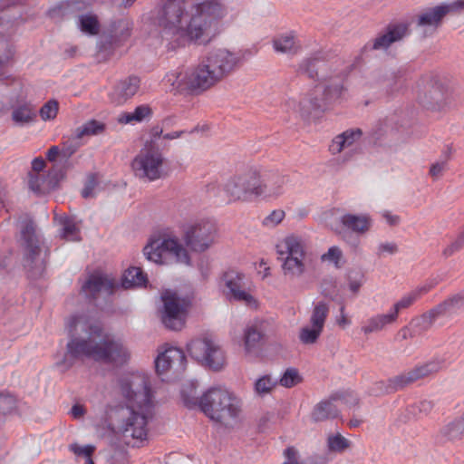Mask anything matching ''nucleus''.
Instances as JSON below:
<instances>
[{
  "instance_id": "58836bf2",
  "label": "nucleus",
  "mask_w": 464,
  "mask_h": 464,
  "mask_svg": "<svg viewBox=\"0 0 464 464\" xmlns=\"http://www.w3.org/2000/svg\"><path fill=\"white\" fill-rule=\"evenodd\" d=\"M109 32L114 41H124L130 35L129 23L123 19L111 22Z\"/></svg>"
},
{
  "instance_id": "864d4df0",
  "label": "nucleus",
  "mask_w": 464,
  "mask_h": 464,
  "mask_svg": "<svg viewBox=\"0 0 464 464\" xmlns=\"http://www.w3.org/2000/svg\"><path fill=\"white\" fill-rule=\"evenodd\" d=\"M285 217V212L283 209H275L263 219L262 224L266 227H276Z\"/></svg>"
},
{
  "instance_id": "423d86ee",
  "label": "nucleus",
  "mask_w": 464,
  "mask_h": 464,
  "mask_svg": "<svg viewBox=\"0 0 464 464\" xmlns=\"http://www.w3.org/2000/svg\"><path fill=\"white\" fill-rule=\"evenodd\" d=\"M200 410L211 420L225 422L238 417L240 400L232 392L219 387L208 389L198 401Z\"/></svg>"
},
{
  "instance_id": "4be33fe9",
  "label": "nucleus",
  "mask_w": 464,
  "mask_h": 464,
  "mask_svg": "<svg viewBox=\"0 0 464 464\" xmlns=\"http://www.w3.org/2000/svg\"><path fill=\"white\" fill-rule=\"evenodd\" d=\"M185 362L186 356L181 349L168 347L156 358L155 368L159 374H162L174 366L184 369Z\"/></svg>"
},
{
  "instance_id": "6ab92c4d",
  "label": "nucleus",
  "mask_w": 464,
  "mask_h": 464,
  "mask_svg": "<svg viewBox=\"0 0 464 464\" xmlns=\"http://www.w3.org/2000/svg\"><path fill=\"white\" fill-rule=\"evenodd\" d=\"M326 66L327 64L324 53L317 52L313 53L311 56L304 58L299 63L297 72L319 82H327L336 79V69L331 72H324V67Z\"/></svg>"
},
{
  "instance_id": "1a4fd4ad",
  "label": "nucleus",
  "mask_w": 464,
  "mask_h": 464,
  "mask_svg": "<svg viewBox=\"0 0 464 464\" xmlns=\"http://www.w3.org/2000/svg\"><path fill=\"white\" fill-rule=\"evenodd\" d=\"M146 258L155 264L168 265L172 261L188 264L187 249L177 237L150 240L143 248Z\"/></svg>"
},
{
  "instance_id": "e2e57ef3",
  "label": "nucleus",
  "mask_w": 464,
  "mask_h": 464,
  "mask_svg": "<svg viewBox=\"0 0 464 464\" xmlns=\"http://www.w3.org/2000/svg\"><path fill=\"white\" fill-rule=\"evenodd\" d=\"M97 185L96 179L94 175H92L88 178V180L82 191V196L84 198H91L93 196V190Z\"/></svg>"
},
{
  "instance_id": "a211bd4d",
  "label": "nucleus",
  "mask_w": 464,
  "mask_h": 464,
  "mask_svg": "<svg viewBox=\"0 0 464 464\" xmlns=\"http://www.w3.org/2000/svg\"><path fill=\"white\" fill-rule=\"evenodd\" d=\"M443 367L444 362L442 361L431 360L423 364L416 365L414 368L395 376L390 380V382L394 390H399L420 379L439 372Z\"/></svg>"
},
{
  "instance_id": "5fc2aeb1",
  "label": "nucleus",
  "mask_w": 464,
  "mask_h": 464,
  "mask_svg": "<svg viewBox=\"0 0 464 464\" xmlns=\"http://www.w3.org/2000/svg\"><path fill=\"white\" fill-rule=\"evenodd\" d=\"M16 407L15 398L9 393H0V413L6 414L12 412Z\"/></svg>"
},
{
  "instance_id": "2eb2a0df",
  "label": "nucleus",
  "mask_w": 464,
  "mask_h": 464,
  "mask_svg": "<svg viewBox=\"0 0 464 464\" xmlns=\"http://www.w3.org/2000/svg\"><path fill=\"white\" fill-rule=\"evenodd\" d=\"M464 11V0H455L450 3H441L432 7L423 9L416 16V25L436 32L449 14H457Z\"/></svg>"
},
{
  "instance_id": "4468645a",
  "label": "nucleus",
  "mask_w": 464,
  "mask_h": 464,
  "mask_svg": "<svg viewBox=\"0 0 464 464\" xmlns=\"http://www.w3.org/2000/svg\"><path fill=\"white\" fill-rule=\"evenodd\" d=\"M187 348L191 357L214 371L221 370L226 364L224 351L211 339L192 340Z\"/></svg>"
},
{
  "instance_id": "c756f323",
  "label": "nucleus",
  "mask_w": 464,
  "mask_h": 464,
  "mask_svg": "<svg viewBox=\"0 0 464 464\" xmlns=\"http://www.w3.org/2000/svg\"><path fill=\"white\" fill-rule=\"evenodd\" d=\"M396 321L394 315L391 313L388 314H377L369 317L362 325L361 331L365 334H371L378 333L385 329L389 324H392Z\"/></svg>"
},
{
  "instance_id": "393cba45",
  "label": "nucleus",
  "mask_w": 464,
  "mask_h": 464,
  "mask_svg": "<svg viewBox=\"0 0 464 464\" xmlns=\"http://www.w3.org/2000/svg\"><path fill=\"white\" fill-rule=\"evenodd\" d=\"M362 136L359 128L349 129L336 135L329 145V151L332 155H337L345 150H353L357 147Z\"/></svg>"
},
{
  "instance_id": "cd10ccee",
  "label": "nucleus",
  "mask_w": 464,
  "mask_h": 464,
  "mask_svg": "<svg viewBox=\"0 0 464 464\" xmlns=\"http://www.w3.org/2000/svg\"><path fill=\"white\" fill-rule=\"evenodd\" d=\"M435 285L436 283L429 282L404 295L398 302L393 304L392 310L390 311L391 314L394 315V320L397 321L399 313L401 310L411 306L422 295L429 293L435 286Z\"/></svg>"
},
{
  "instance_id": "09e8293b",
  "label": "nucleus",
  "mask_w": 464,
  "mask_h": 464,
  "mask_svg": "<svg viewBox=\"0 0 464 464\" xmlns=\"http://www.w3.org/2000/svg\"><path fill=\"white\" fill-rule=\"evenodd\" d=\"M58 111V102L55 100H50L41 107L39 114L43 121H52L56 118Z\"/></svg>"
},
{
  "instance_id": "473e14b6",
  "label": "nucleus",
  "mask_w": 464,
  "mask_h": 464,
  "mask_svg": "<svg viewBox=\"0 0 464 464\" xmlns=\"http://www.w3.org/2000/svg\"><path fill=\"white\" fill-rule=\"evenodd\" d=\"M440 434L450 441L461 440L464 436V414L447 423L441 429Z\"/></svg>"
},
{
  "instance_id": "603ef678",
  "label": "nucleus",
  "mask_w": 464,
  "mask_h": 464,
  "mask_svg": "<svg viewBox=\"0 0 464 464\" xmlns=\"http://www.w3.org/2000/svg\"><path fill=\"white\" fill-rule=\"evenodd\" d=\"M301 382V377L297 370L294 368L287 369L280 379V384L286 388H291Z\"/></svg>"
},
{
  "instance_id": "412c9836",
  "label": "nucleus",
  "mask_w": 464,
  "mask_h": 464,
  "mask_svg": "<svg viewBox=\"0 0 464 464\" xmlns=\"http://www.w3.org/2000/svg\"><path fill=\"white\" fill-rule=\"evenodd\" d=\"M348 397L353 399V404H358V399L353 396V392H340L331 395L329 400L322 401L316 404L312 412V419L314 421H324L328 419H334L338 416L339 411L334 404V401H343L349 402Z\"/></svg>"
},
{
  "instance_id": "c9c22d12",
  "label": "nucleus",
  "mask_w": 464,
  "mask_h": 464,
  "mask_svg": "<svg viewBox=\"0 0 464 464\" xmlns=\"http://www.w3.org/2000/svg\"><path fill=\"white\" fill-rule=\"evenodd\" d=\"M78 25L82 32L90 35H96L100 31V23L95 14L79 15Z\"/></svg>"
},
{
  "instance_id": "052dcab7",
  "label": "nucleus",
  "mask_w": 464,
  "mask_h": 464,
  "mask_svg": "<svg viewBox=\"0 0 464 464\" xmlns=\"http://www.w3.org/2000/svg\"><path fill=\"white\" fill-rule=\"evenodd\" d=\"M18 241L24 252L29 250V224L24 223L22 225Z\"/></svg>"
},
{
  "instance_id": "bf43d9fd",
  "label": "nucleus",
  "mask_w": 464,
  "mask_h": 464,
  "mask_svg": "<svg viewBox=\"0 0 464 464\" xmlns=\"http://www.w3.org/2000/svg\"><path fill=\"white\" fill-rule=\"evenodd\" d=\"M13 120L17 123L29 121V108L27 105L15 109L13 112Z\"/></svg>"
},
{
  "instance_id": "8fccbe9b",
  "label": "nucleus",
  "mask_w": 464,
  "mask_h": 464,
  "mask_svg": "<svg viewBox=\"0 0 464 464\" xmlns=\"http://www.w3.org/2000/svg\"><path fill=\"white\" fill-rule=\"evenodd\" d=\"M430 96L431 99L434 100V102H430L427 104H424V106H426L427 109L432 111H440L446 106L447 102L445 100H442V89H431L430 91Z\"/></svg>"
},
{
  "instance_id": "c03bdc74",
  "label": "nucleus",
  "mask_w": 464,
  "mask_h": 464,
  "mask_svg": "<svg viewBox=\"0 0 464 464\" xmlns=\"http://www.w3.org/2000/svg\"><path fill=\"white\" fill-rule=\"evenodd\" d=\"M322 332L323 329L317 326H305L301 329L299 339L304 344H313L316 343Z\"/></svg>"
},
{
  "instance_id": "a18cd8bd",
  "label": "nucleus",
  "mask_w": 464,
  "mask_h": 464,
  "mask_svg": "<svg viewBox=\"0 0 464 464\" xmlns=\"http://www.w3.org/2000/svg\"><path fill=\"white\" fill-rule=\"evenodd\" d=\"M364 53L360 51V53L354 58L353 62L351 64L346 65L342 70H336V79L340 81H343L348 75L354 70H360L364 64V60L362 58Z\"/></svg>"
},
{
  "instance_id": "7ed1b4c3",
  "label": "nucleus",
  "mask_w": 464,
  "mask_h": 464,
  "mask_svg": "<svg viewBox=\"0 0 464 464\" xmlns=\"http://www.w3.org/2000/svg\"><path fill=\"white\" fill-rule=\"evenodd\" d=\"M71 334L83 332L85 337H72L67 343V354L72 358H91L97 362L122 364L130 358L126 347L92 323L85 314H73L66 323Z\"/></svg>"
},
{
  "instance_id": "4c0bfd02",
  "label": "nucleus",
  "mask_w": 464,
  "mask_h": 464,
  "mask_svg": "<svg viewBox=\"0 0 464 464\" xmlns=\"http://www.w3.org/2000/svg\"><path fill=\"white\" fill-rule=\"evenodd\" d=\"M69 450L75 455L76 461H84L83 464H94L92 456L95 451V447L92 445L81 446L77 443H72L69 446Z\"/></svg>"
},
{
  "instance_id": "f257e3e1",
  "label": "nucleus",
  "mask_w": 464,
  "mask_h": 464,
  "mask_svg": "<svg viewBox=\"0 0 464 464\" xmlns=\"http://www.w3.org/2000/svg\"><path fill=\"white\" fill-rule=\"evenodd\" d=\"M184 0H168L160 14V25L165 34L177 37L179 45L186 44H206L210 41V27L222 14L221 5L208 0L192 6L186 12Z\"/></svg>"
},
{
  "instance_id": "4d7b16f0",
  "label": "nucleus",
  "mask_w": 464,
  "mask_h": 464,
  "mask_svg": "<svg viewBox=\"0 0 464 464\" xmlns=\"http://www.w3.org/2000/svg\"><path fill=\"white\" fill-rule=\"evenodd\" d=\"M31 190L37 193H44L49 189V185L45 184V180L42 179L39 174H31Z\"/></svg>"
},
{
  "instance_id": "f704fd0d",
  "label": "nucleus",
  "mask_w": 464,
  "mask_h": 464,
  "mask_svg": "<svg viewBox=\"0 0 464 464\" xmlns=\"http://www.w3.org/2000/svg\"><path fill=\"white\" fill-rule=\"evenodd\" d=\"M106 129V125L96 120H90L82 126L76 128L74 131V139L82 140L85 136H95L102 134Z\"/></svg>"
},
{
  "instance_id": "6e6d98bb",
  "label": "nucleus",
  "mask_w": 464,
  "mask_h": 464,
  "mask_svg": "<svg viewBox=\"0 0 464 464\" xmlns=\"http://www.w3.org/2000/svg\"><path fill=\"white\" fill-rule=\"evenodd\" d=\"M464 247V230L459 233L457 238L443 250V255L449 257Z\"/></svg>"
},
{
  "instance_id": "13d9d810",
  "label": "nucleus",
  "mask_w": 464,
  "mask_h": 464,
  "mask_svg": "<svg viewBox=\"0 0 464 464\" xmlns=\"http://www.w3.org/2000/svg\"><path fill=\"white\" fill-rule=\"evenodd\" d=\"M343 256L341 249L338 246H332L326 253L322 256L323 261L334 262L338 267V263Z\"/></svg>"
},
{
  "instance_id": "69168bd1",
  "label": "nucleus",
  "mask_w": 464,
  "mask_h": 464,
  "mask_svg": "<svg viewBox=\"0 0 464 464\" xmlns=\"http://www.w3.org/2000/svg\"><path fill=\"white\" fill-rule=\"evenodd\" d=\"M82 145V143L79 142L77 140L73 144H66L64 143L62 148V154L64 157H71L76 150Z\"/></svg>"
},
{
  "instance_id": "6e6552de",
  "label": "nucleus",
  "mask_w": 464,
  "mask_h": 464,
  "mask_svg": "<svg viewBox=\"0 0 464 464\" xmlns=\"http://www.w3.org/2000/svg\"><path fill=\"white\" fill-rule=\"evenodd\" d=\"M258 168L246 166L237 169L222 185L228 203L251 202L257 199Z\"/></svg>"
},
{
  "instance_id": "aec40b11",
  "label": "nucleus",
  "mask_w": 464,
  "mask_h": 464,
  "mask_svg": "<svg viewBox=\"0 0 464 464\" xmlns=\"http://www.w3.org/2000/svg\"><path fill=\"white\" fill-rule=\"evenodd\" d=\"M408 23L390 24L385 32L380 34L372 42H368L362 48V53L375 50H386L393 43L401 40L410 34Z\"/></svg>"
},
{
  "instance_id": "9b49d317",
  "label": "nucleus",
  "mask_w": 464,
  "mask_h": 464,
  "mask_svg": "<svg viewBox=\"0 0 464 464\" xmlns=\"http://www.w3.org/2000/svg\"><path fill=\"white\" fill-rule=\"evenodd\" d=\"M163 155L152 141L146 142L130 164L134 175L148 181L160 179L163 176Z\"/></svg>"
},
{
  "instance_id": "3c124183",
  "label": "nucleus",
  "mask_w": 464,
  "mask_h": 464,
  "mask_svg": "<svg viewBox=\"0 0 464 464\" xmlns=\"http://www.w3.org/2000/svg\"><path fill=\"white\" fill-rule=\"evenodd\" d=\"M276 385V382L273 381L269 376L259 378L255 383V390L259 395L269 393Z\"/></svg>"
},
{
  "instance_id": "338daca9",
  "label": "nucleus",
  "mask_w": 464,
  "mask_h": 464,
  "mask_svg": "<svg viewBox=\"0 0 464 464\" xmlns=\"http://www.w3.org/2000/svg\"><path fill=\"white\" fill-rule=\"evenodd\" d=\"M336 323L343 329L351 324V320L345 314L344 304L340 307V315L336 318Z\"/></svg>"
},
{
  "instance_id": "c85d7f7f",
  "label": "nucleus",
  "mask_w": 464,
  "mask_h": 464,
  "mask_svg": "<svg viewBox=\"0 0 464 464\" xmlns=\"http://www.w3.org/2000/svg\"><path fill=\"white\" fill-rule=\"evenodd\" d=\"M31 265L34 264V267L41 273L44 267L47 257V249L38 237L34 234L31 227ZM33 266H31V270Z\"/></svg>"
},
{
  "instance_id": "0e129e2a",
  "label": "nucleus",
  "mask_w": 464,
  "mask_h": 464,
  "mask_svg": "<svg viewBox=\"0 0 464 464\" xmlns=\"http://www.w3.org/2000/svg\"><path fill=\"white\" fill-rule=\"evenodd\" d=\"M285 460L282 464H299L297 450L294 447H288L284 450Z\"/></svg>"
},
{
  "instance_id": "f03ea898",
  "label": "nucleus",
  "mask_w": 464,
  "mask_h": 464,
  "mask_svg": "<svg viewBox=\"0 0 464 464\" xmlns=\"http://www.w3.org/2000/svg\"><path fill=\"white\" fill-rule=\"evenodd\" d=\"M119 389L130 411L121 421L117 433L126 446L144 447L149 439L148 421L154 408L149 379L140 373L128 374L121 378Z\"/></svg>"
},
{
  "instance_id": "774afa93",
  "label": "nucleus",
  "mask_w": 464,
  "mask_h": 464,
  "mask_svg": "<svg viewBox=\"0 0 464 464\" xmlns=\"http://www.w3.org/2000/svg\"><path fill=\"white\" fill-rule=\"evenodd\" d=\"M445 162H436L431 165L430 169V175L433 179H438L441 176L442 172L445 169Z\"/></svg>"
},
{
  "instance_id": "f3484780",
  "label": "nucleus",
  "mask_w": 464,
  "mask_h": 464,
  "mask_svg": "<svg viewBox=\"0 0 464 464\" xmlns=\"http://www.w3.org/2000/svg\"><path fill=\"white\" fill-rule=\"evenodd\" d=\"M290 181L288 175L277 171H270L263 175L258 169L257 199L270 200L282 196Z\"/></svg>"
},
{
  "instance_id": "a878e982",
  "label": "nucleus",
  "mask_w": 464,
  "mask_h": 464,
  "mask_svg": "<svg viewBox=\"0 0 464 464\" xmlns=\"http://www.w3.org/2000/svg\"><path fill=\"white\" fill-rule=\"evenodd\" d=\"M86 8L82 0H66L48 10V15L55 23L70 19Z\"/></svg>"
},
{
  "instance_id": "dca6fc26",
  "label": "nucleus",
  "mask_w": 464,
  "mask_h": 464,
  "mask_svg": "<svg viewBox=\"0 0 464 464\" xmlns=\"http://www.w3.org/2000/svg\"><path fill=\"white\" fill-rule=\"evenodd\" d=\"M227 287L226 295L231 301H237L251 308L257 307V301L252 295L245 282V276L235 270H229L223 276Z\"/></svg>"
},
{
  "instance_id": "bb28decb",
  "label": "nucleus",
  "mask_w": 464,
  "mask_h": 464,
  "mask_svg": "<svg viewBox=\"0 0 464 464\" xmlns=\"http://www.w3.org/2000/svg\"><path fill=\"white\" fill-rule=\"evenodd\" d=\"M342 226L357 235L366 234L372 226V219L369 214L346 213L340 218Z\"/></svg>"
},
{
  "instance_id": "f8f14e48",
  "label": "nucleus",
  "mask_w": 464,
  "mask_h": 464,
  "mask_svg": "<svg viewBox=\"0 0 464 464\" xmlns=\"http://www.w3.org/2000/svg\"><path fill=\"white\" fill-rule=\"evenodd\" d=\"M348 89H318L310 94L308 99L301 102V113L307 119H317L321 114L341 104Z\"/></svg>"
},
{
  "instance_id": "b1692460",
  "label": "nucleus",
  "mask_w": 464,
  "mask_h": 464,
  "mask_svg": "<svg viewBox=\"0 0 464 464\" xmlns=\"http://www.w3.org/2000/svg\"><path fill=\"white\" fill-rule=\"evenodd\" d=\"M462 310H464V295H457L430 309L421 316V319L430 324L440 315H451Z\"/></svg>"
},
{
  "instance_id": "9d476101",
  "label": "nucleus",
  "mask_w": 464,
  "mask_h": 464,
  "mask_svg": "<svg viewBox=\"0 0 464 464\" xmlns=\"http://www.w3.org/2000/svg\"><path fill=\"white\" fill-rule=\"evenodd\" d=\"M218 237L217 224L211 219L202 218L186 227L183 241L192 252L203 253L218 243Z\"/></svg>"
},
{
  "instance_id": "e433bc0d",
  "label": "nucleus",
  "mask_w": 464,
  "mask_h": 464,
  "mask_svg": "<svg viewBox=\"0 0 464 464\" xmlns=\"http://www.w3.org/2000/svg\"><path fill=\"white\" fill-rule=\"evenodd\" d=\"M328 314L329 305L326 303L318 302L315 304L310 317L311 325L317 326L324 330Z\"/></svg>"
},
{
  "instance_id": "39448f33",
  "label": "nucleus",
  "mask_w": 464,
  "mask_h": 464,
  "mask_svg": "<svg viewBox=\"0 0 464 464\" xmlns=\"http://www.w3.org/2000/svg\"><path fill=\"white\" fill-rule=\"evenodd\" d=\"M278 260L281 261V269L284 276L288 280H296L306 272L308 251L305 240L295 234H291L276 246Z\"/></svg>"
},
{
  "instance_id": "72a5a7b5",
  "label": "nucleus",
  "mask_w": 464,
  "mask_h": 464,
  "mask_svg": "<svg viewBox=\"0 0 464 464\" xmlns=\"http://www.w3.org/2000/svg\"><path fill=\"white\" fill-rule=\"evenodd\" d=\"M147 283V276L140 267H130L123 275L121 285L128 289L133 286H142Z\"/></svg>"
},
{
  "instance_id": "49530a36",
  "label": "nucleus",
  "mask_w": 464,
  "mask_h": 464,
  "mask_svg": "<svg viewBox=\"0 0 464 464\" xmlns=\"http://www.w3.org/2000/svg\"><path fill=\"white\" fill-rule=\"evenodd\" d=\"M134 94V89H112L109 93V98L113 104L122 105Z\"/></svg>"
},
{
  "instance_id": "a19ab883",
  "label": "nucleus",
  "mask_w": 464,
  "mask_h": 464,
  "mask_svg": "<svg viewBox=\"0 0 464 464\" xmlns=\"http://www.w3.org/2000/svg\"><path fill=\"white\" fill-rule=\"evenodd\" d=\"M150 114V109L146 105L138 106L132 112H124L120 115L119 122L122 124L140 122Z\"/></svg>"
},
{
  "instance_id": "79ce46f5",
  "label": "nucleus",
  "mask_w": 464,
  "mask_h": 464,
  "mask_svg": "<svg viewBox=\"0 0 464 464\" xmlns=\"http://www.w3.org/2000/svg\"><path fill=\"white\" fill-rule=\"evenodd\" d=\"M327 447L331 452H343L351 447V441L342 434H330L327 437Z\"/></svg>"
},
{
  "instance_id": "37998d69",
  "label": "nucleus",
  "mask_w": 464,
  "mask_h": 464,
  "mask_svg": "<svg viewBox=\"0 0 464 464\" xmlns=\"http://www.w3.org/2000/svg\"><path fill=\"white\" fill-rule=\"evenodd\" d=\"M192 71H188L183 75L180 72H170L166 74V76L163 78L162 82L165 86H170V87H185L189 84V78L188 74Z\"/></svg>"
},
{
  "instance_id": "680f3d73",
  "label": "nucleus",
  "mask_w": 464,
  "mask_h": 464,
  "mask_svg": "<svg viewBox=\"0 0 464 464\" xmlns=\"http://www.w3.org/2000/svg\"><path fill=\"white\" fill-rule=\"evenodd\" d=\"M398 251V246L395 243L385 242L381 243L377 247V255L382 256L385 254H395Z\"/></svg>"
},
{
  "instance_id": "2f4dec72",
  "label": "nucleus",
  "mask_w": 464,
  "mask_h": 464,
  "mask_svg": "<svg viewBox=\"0 0 464 464\" xmlns=\"http://www.w3.org/2000/svg\"><path fill=\"white\" fill-rule=\"evenodd\" d=\"M264 336L262 323L247 325L244 333L245 349L247 353L258 347Z\"/></svg>"
},
{
  "instance_id": "ddd939ff",
  "label": "nucleus",
  "mask_w": 464,
  "mask_h": 464,
  "mask_svg": "<svg viewBox=\"0 0 464 464\" xmlns=\"http://www.w3.org/2000/svg\"><path fill=\"white\" fill-rule=\"evenodd\" d=\"M161 299L164 304L162 314L163 324L171 330H180L186 320V315L191 300L188 297H179L175 292L166 290Z\"/></svg>"
},
{
  "instance_id": "0eeeda50",
  "label": "nucleus",
  "mask_w": 464,
  "mask_h": 464,
  "mask_svg": "<svg viewBox=\"0 0 464 464\" xmlns=\"http://www.w3.org/2000/svg\"><path fill=\"white\" fill-rule=\"evenodd\" d=\"M22 18L21 6L12 0L0 1V27L8 30ZM13 45L0 30V82L5 85L16 84L14 79H9L8 67L14 57Z\"/></svg>"
},
{
  "instance_id": "de8ad7c7",
  "label": "nucleus",
  "mask_w": 464,
  "mask_h": 464,
  "mask_svg": "<svg viewBox=\"0 0 464 464\" xmlns=\"http://www.w3.org/2000/svg\"><path fill=\"white\" fill-rule=\"evenodd\" d=\"M63 237L68 241H79L81 240L80 229L76 224L66 218L63 223Z\"/></svg>"
},
{
  "instance_id": "7c9ffc66",
  "label": "nucleus",
  "mask_w": 464,
  "mask_h": 464,
  "mask_svg": "<svg viewBox=\"0 0 464 464\" xmlns=\"http://www.w3.org/2000/svg\"><path fill=\"white\" fill-rule=\"evenodd\" d=\"M273 47L276 52L283 53H296L300 49L293 32L274 37Z\"/></svg>"
},
{
  "instance_id": "ea45409f",
  "label": "nucleus",
  "mask_w": 464,
  "mask_h": 464,
  "mask_svg": "<svg viewBox=\"0 0 464 464\" xmlns=\"http://www.w3.org/2000/svg\"><path fill=\"white\" fill-rule=\"evenodd\" d=\"M449 83L450 80L445 74L432 71L421 76L420 85L424 87H445Z\"/></svg>"
},
{
  "instance_id": "20e7f679",
  "label": "nucleus",
  "mask_w": 464,
  "mask_h": 464,
  "mask_svg": "<svg viewBox=\"0 0 464 464\" xmlns=\"http://www.w3.org/2000/svg\"><path fill=\"white\" fill-rule=\"evenodd\" d=\"M252 54L250 50H246L240 56L225 49L215 50L208 55L206 63H202L188 74L190 82L187 87H212L237 66L241 60Z\"/></svg>"
},
{
  "instance_id": "5701e85b",
  "label": "nucleus",
  "mask_w": 464,
  "mask_h": 464,
  "mask_svg": "<svg viewBox=\"0 0 464 464\" xmlns=\"http://www.w3.org/2000/svg\"><path fill=\"white\" fill-rule=\"evenodd\" d=\"M115 287L116 282L113 278L102 274H92L82 285V290L87 297L96 298L102 292L108 295H111Z\"/></svg>"
}]
</instances>
